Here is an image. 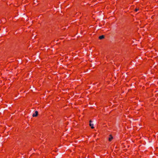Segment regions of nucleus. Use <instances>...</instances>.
Listing matches in <instances>:
<instances>
[{
    "label": "nucleus",
    "mask_w": 158,
    "mask_h": 158,
    "mask_svg": "<svg viewBox=\"0 0 158 158\" xmlns=\"http://www.w3.org/2000/svg\"><path fill=\"white\" fill-rule=\"evenodd\" d=\"M38 115V112L37 111H35V113L32 115L33 117H37Z\"/></svg>",
    "instance_id": "1"
},
{
    "label": "nucleus",
    "mask_w": 158,
    "mask_h": 158,
    "mask_svg": "<svg viewBox=\"0 0 158 158\" xmlns=\"http://www.w3.org/2000/svg\"><path fill=\"white\" fill-rule=\"evenodd\" d=\"M92 122V121L91 120L89 121V126L91 127L92 129H93L94 128V127H93V124H92L91 123Z\"/></svg>",
    "instance_id": "2"
},
{
    "label": "nucleus",
    "mask_w": 158,
    "mask_h": 158,
    "mask_svg": "<svg viewBox=\"0 0 158 158\" xmlns=\"http://www.w3.org/2000/svg\"><path fill=\"white\" fill-rule=\"evenodd\" d=\"M99 40H102L105 38V36L102 35L99 37Z\"/></svg>",
    "instance_id": "3"
},
{
    "label": "nucleus",
    "mask_w": 158,
    "mask_h": 158,
    "mask_svg": "<svg viewBox=\"0 0 158 158\" xmlns=\"http://www.w3.org/2000/svg\"><path fill=\"white\" fill-rule=\"evenodd\" d=\"M109 136H110V137L109 138V141H111L113 139V137L111 135H109Z\"/></svg>",
    "instance_id": "4"
},
{
    "label": "nucleus",
    "mask_w": 158,
    "mask_h": 158,
    "mask_svg": "<svg viewBox=\"0 0 158 158\" xmlns=\"http://www.w3.org/2000/svg\"><path fill=\"white\" fill-rule=\"evenodd\" d=\"M139 10V8H136L134 10V11L135 12H137Z\"/></svg>",
    "instance_id": "5"
}]
</instances>
